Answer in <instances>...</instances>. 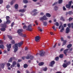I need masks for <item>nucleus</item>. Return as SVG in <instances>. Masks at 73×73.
Instances as JSON below:
<instances>
[{
	"label": "nucleus",
	"instance_id": "obj_2",
	"mask_svg": "<svg viewBox=\"0 0 73 73\" xmlns=\"http://www.w3.org/2000/svg\"><path fill=\"white\" fill-rule=\"evenodd\" d=\"M34 56L30 55L29 54L27 55V56L26 57V58L27 60H28V59H30L31 60H33L34 59Z\"/></svg>",
	"mask_w": 73,
	"mask_h": 73
},
{
	"label": "nucleus",
	"instance_id": "obj_20",
	"mask_svg": "<svg viewBox=\"0 0 73 73\" xmlns=\"http://www.w3.org/2000/svg\"><path fill=\"white\" fill-rule=\"evenodd\" d=\"M72 44H69L67 45V48H70L71 47H72Z\"/></svg>",
	"mask_w": 73,
	"mask_h": 73
},
{
	"label": "nucleus",
	"instance_id": "obj_49",
	"mask_svg": "<svg viewBox=\"0 0 73 73\" xmlns=\"http://www.w3.org/2000/svg\"><path fill=\"white\" fill-rule=\"evenodd\" d=\"M27 26L25 25L23 26V29H25V28H27Z\"/></svg>",
	"mask_w": 73,
	"mask_h": 73
},
{
	"label": "nucleus",
	"instance_id": "obj_64",
	"mask_svg": "<svg viewBox=\"0 0 73 73\" xmlns=\"http://www.w3.org/2000/svg\"><path fill=\"white\" fill-rule=\"evenodd\" d=\"M71 25H72V29H73V23H71Z\"/></svg>",
	"mask_w": 73,
	"mask_h": 73
},
{
	"label": "nucleus",
	"instance_id": "obj_10",
	"mask_svg": "<svg viewBox=\"0 0 73 73\" xmlns=\"http://www.w3.org/2000/svg\"><path fill=\"white\" fill-rule=\"evenodd\" d=\"M0 26L1 27H3V28H7V24H6V23L1 24L0 25Z\"/></svg>",
	"mask_w": 73,
	"mask_h": 73
},
{
	"label": "nucleus",
	"instance_id": "obj_45",
	"mask_svg": "<svg viewBox=\"0 0 73 73\" xmlns=\"http://www.w3.org/2000/svg\"><path fill=\"white\" fill-rule=\"evenodd\" d=\"M68 26L69 28H70L71 27V25L70 23H68Z\"/></svg>",
	"mask_w": 73,
	"mask_h": 73
},
{
	"label": "nucleus",
	"instance_id": "obj_9",
	"mask_svg": "<svg viewBox=\"0 0 73 73\" xmlns=\"http://www.w3.org/2000/svg\"><path fill=\"white\" fill-rule=\"evenodd\" d=\"M54 64H55V62L54 60L50 62L49 64V66L51 67H53V65H54Z\"/></svg>",
	"mask_w": 73,
	"mask_h": 73
},
{
	"label": "nucleus",
	"instance_id": "obj_54",
	"mask_svg": "<svg viewBox=\"0 0 73 73\" xmlns=\"http://www.w3.org/2000/svg\"><path fill=\"white\" fill-rule=\"evenodd\" d=\"M10 8V5H8L6 6V8Z\"/></svg>",
	"mask_w": 73,
	"mask_h": 73
},
{
	"label": "nucleus",
	"instance_id": "obj_4",
	"mask_svg": "<svg viewBox=\"0 0 73 73\" xmlns=\"http://www.w3.org/2000/svg\"><path fill=\"white\" fill-rule=\"evenodd\" d=\"M72 1H69L68 2V4L66 5V8L70 9V7H71V5H72Z\"/></svg>",
	"mask_w": 73,
	"mask_h": 73
},
{
	"label": "nucleus",
	"instance_id": "obj_18",
	"mask_svg": "<svg viewBox=\"0 0 73 73\" xmlns=\"http://www.w3.org/2000/svg\"><path fill=\"white\" fill-rule=\"evenodd\" d=\"M12 65L13 67H15V66L16 65V62L15 61H13V63Z\"/></svg>",
	"mask_w": 73,
	"mask_h": 73
},
{
	"label": "nucleus",
	"instance_id": "obj_37",
	"mask_svg": "<svg viewBox=\"0 0 73 73\" xmlns=\"http://www.w3.org/2000/svg\"><path fill=\"white\" fill-rule=\"evenodd\" d=\"M43 25L44 26H46L47 25V23L45 22H43Z\"/></svg>",
	"mask_w": 73,
	"mask_h": 73
},
{
	"label": "nucleus",
	"instance_id": "obj_6",
	"mask_svg": "<svg viewBox=\"0 0 73 73\" xmlns=\"http://www.w3.org/2000/svg\"><path fill=\"white\" fill-rule=\"evenodd\" d=\"M40 20H42V21H43V20H48V18H46V17L45 15H44L43 17H42L39 19Z\"/></svg>",
	"mask_w": 73,
	"mask_h": 73
},
{
	"label": "nucleus",
	"instance_id": "obj_34",
	"mask_svg": "<svg viewBox=\"0 0 73 73\" xmlns=\"http://www.w3.org/2000/svg\"><path fill=\"white\" fill-rule=\"evenodd\" d=\"M23 2L25 4H26L27 3H28V1L27 0H23Z\"/></svg>",
	"mask_w": 73,
	"mask_h": 73
},
{
	"label": "nucleus",
	"instance_id": "obj_44",
	"mask_svg": "<svg viewBox=\"0 0 73 73\" xmlns=\"http://www.w3.org/2000/svg\"><path fill=\"white\" fill-rule=\"evenodd\" d=\"M52 28L54 30V31H56V29H55V27L54 26H53L52 27Z\"/></svg>",
	"mask_w": 73,
	"mask_h": 73
},
{
	"label": "nucleus",
	"instance_id": "obj_8",
	"mask_svg": "<svg viewBox=\"0 0 73 73\" xmlns=\"http://www.w3.org/2000/svg\"><path fill=\"white\" fill-rule=\"evenodd\" d=\"M28 28L27 29V31H32V28H30L32 27V25H31V24L29 25L28 26Z\"/></svg>",
	"mask_w": 73,
	"mask_h": 73
},
{
	"label": "nucleus",
	"instance_id": "obj_51",
	"mask_svg": "<svg viewBox=\"0 0 73 73\" xmlns=\"http://www.w3.org/2000/svg\"><path fill=\"white\" fill-rule=\"evenodd\" d=\"M37 13H34V14H33V16H36V15H37Z\"/></svg>",
	"mask_w": 73,
	"mask_h": 73
},
{
	"label": "nucleus",
	"instance_id": "obj_26",
	"mask_svg": "<svg viewBox=\"0 0 73 73\" xmlns=\"http://www.w3.org/2000/svg\"><path fill=\"white\" fill-rule=\"evenodd\" d=\"M44 64V63L43 62H41L40 63H39L38 64V65L39 66H42Z\"/></svg>",
	"mask_w": 73,
	"mask_h": 73
},
{
	"label": "nucleus",
	"instance_id": "obj_40",
	"mask_svg": "<svg viewBox=\"0 0 73 73\" xmlns=\"http://www.w3.org/2000/svg\"><path fill=\"white\" fill-rule=\"evenodd\" d=\"M7 67H9V66H10L11 65V64L9 63H8L7 64Z\"/></svg>",
	"mask_w": 73,
	"mask_h": 73
},
{
	"label": "nucleus",
	"instance_id": "obj_5",
	"mask_svg": "<svg viewBox=\"0 0 73 73\" xmlns=\"http://www.w3.org/2000/svg\"><path fill=\"white\" fill-rule=\"evenodd\" d=\"M60 23L61 25L59 27V29H61V28L62 29L60 30V32H63V31H64V27L63 25H62V23L61 22H60Z\"/></svg>",
	"mask_w": 73,
	"mask_h": 73
},
{
	"label": "nucleus",
	"instance_id": "obj_31",
	"mask_svg": "<svg viewBox=\"0 0 73 73\" xmlns=\"http://www.w3.org/2000/svg\"><path fill=\"white\" fill-rule=\"evenodd\" d=\"M0 48L4 49V46L3 44H1L0 45Z\"/></svg>",
	"mask_w": 73,
	"mask_h": 73
},
{
	"label": "nucleus",
	"instance_id": "obj_39",
	"mask_svg": "<svg viewBox=\"0 0 73 73\" xmlns=\"http://www.w3.org/2000/svg\"><path fill=\"white\" fill-rule=\"evenodd\" d=\"M66 64L67 65H70V62H67L66 63Z\"/></svg>",
	"mask_w": 73,
	"mask_h": 73
},
{
	"label": "nucleus",
	"instance_id": "obj_23",
	"mask_svg": "<svg viewBox=\"0 0 73 73\" xmlns=\"http://www.w3.org/2000/svg\"><path fill=\"white\" fill-rule=\"evenodd\" d=\"M46 15L47 17H50V16H51L50 14L49 13H46Z\"/></svg>",
	"mask_w": 73,
	"mask_h": 73
},
{
	"label": "nucleus",
	"instance_id": "obj_17",
	"mask_svg": "<svg viewBox=\"0 0 73 73\" xmlns=\"http://www.w3.org/2000/svg\"><path fill=\"white\" fill-rule=\"evenodd\" d=\"M11 23V21L9 20H6V24H10Z\"/></svg>",
	"mask_w": 73,
	"mask_h": 73
},
{
	"label": "nucleus",
	"instance_id": "obj_61",
	"mask_svg": "<svg viewBox=\"0 0 73 73\" xmlns=\"http://www.w3.org/2000/svg\"><path fill=\"white\" fill-rule=\"evenodd\" d=\"M21 61H22V60L21 59H19L18 60V62H21Z\"/></svg>",
	"mask_w": 73,
	"mask_h": 73
},
{
	"label": "nucleus",
	"instance_id": "obj_11",
	"mask_svg": "<svg viewBox=\"0 0 73 73\" xmlns=\"http://www.w3.org/2000/svg\"><path fill=\"white\" fill-rule=\"evenodd\" d=\"M40 36H37L35 37V41L36 42H37V41H39L40 40Z\"/></svg>",
	"mask_w": 73,
	"mask_h": 73
},
{
	"label": "nucleus",
	"instance_id": "obj_55",
	"mask_svg": "<svg viewBox=\"0 0 73 73\" xmlns=\"http://www.w3.org/2000/svg\"><path fill=\"white\" fill-rule=\"evenodd\" d=\"M0 44H3V40H0Z\"/></svg>",
	"mask_w": 73,
	"mask_h": 73
},
{
	"label": "nucleus",
	"instance_id": "obj_21",
	"mask_svg": "<svg viewBox=\"0 0 73 73\" xmlns=\"http://www.w3.org/2000/svg\"><path fill=\"white\" fill-rule=\"evenodd\" d=\"M19 7V5H18V4H16L15 5V8L16 9H18V7Z\"/></svg>",
	"mask_w": 73,
	"mask_h": 73
},
{
	"label": "nucleus",
	"instance_id": "obj_25",
	"mask_svg": "<svg viewBox=\"0 0 73 73\" xmlns=\"http://www.w3.org/2000/svg\"><path fill=\"white\" fill-rule=\"evenodd\" d=\"M7 48H11V44H10L9 45L7 44Z\"/></svg>",
	"mask_w": 73,
	"mask_h": 73
},
{
	"label": "nucleus",
	"instance_id": "obj_12",
	"mask_svg": "<svg viewBox=\"0 0 73 73\" xmlns=\"http://www.w3.org/2000/svg\"><path fill=\"white\" fill-rule=\"evenodd\" d=\"M70 32V29L68 27H67L66 29V33H68Z\"/></svg>",
	"mask_w": 73,
	"mask_h": 73
},
{
	"label": "nucleus",
	"instance_id": "obj_28",
	"mask_svg": "<svg viewBox=\"0 0 73 73\" xmlns=\"http://www.w3.org/2000/svg\"><path fill=\"white\" fill-rule=\"evenodd\" d=\"M28 66V64H25L23 66L24 68H27Z\"/></svg>",
	"mask_w": 73,
	"mask_h": 73
},
{
	"label": "nucleus",
	"instance_id": "obj_46",
	"mask_svg": "<svg viewBox=\"0 0 73 73\" xmlns=\"http://www.w3.org/2000/svg\"><path fill=\"white\" fill-rule=\"evenodd\" d=\"M17 66L18 68H20V64L19 63L17 64Z\"/></svg>",
	"mask_w": 73,
	"mask_h": 73
},
{
	"label": "nucleus",
	"instance_id": "obj_16",
	"mask_svg": "<svg viewBox=\"0 0 73 73\" xmlns=\"http://www.w3.org/2000/svg\"><path fill=\"white\" fill-rule=\"evenodd\" d=\"M20 36H21V37H27L26 34H21L20 35Z\"/></svg>",
	"mask_w": 73,
	"mask_h": 73
},
{
	"label": "nucleus",
	"instance_id": "obj_56",
	"mask_svg": "<svg viewBox=\"0 0 73 73\" xmlns=\"http://www.w3.org/2000/svg\"><path fill=\"white\" fill-rule=\"evenodd\" d=\"M57 3V2H55L53 5H52V6H54V5H55Z\"/></svg>",
	"mask_w": 73,
	"mask_h": 73
},
{
	"label": "nucleus",
	"instance_id": "obj_1",
	"mask_svg": "<svg viewBox=\"0 0 73 73\" xmlns=\"http://www.w3.org/2000/svg\"><path fill=\"white\" fill-rule=\"evenodd\" d=\"M23 44V42H20L18 43H16L13 45V48L14 50V52L16 53L17 50H18V46L20 48L22 46V45Z\"/></svg>",
	"mask_w": 73,
	"mask_h": 73
},
{
	"label": "nucleus",
	"instance_id": "obj_19",
	"mask_svg": "<svg viewBox=\"0 0 73 73\" xmlns=\"http://www.w3.org/2000/svg\"><path fill=\"white\" fill-rule=\"evenodd\" d=\"M62 66L63 68H66L67 67V65L65 63H64L62 65Z\"/></svg>",
	"mask_w": 73,
	"mask_h": 73
},
{
	"label": "nucleus",
	"instance_id": "obj_22",
	"mask_svg": "<svg viewBox=\"0 0 73 73\" xmlns=\"http://www.w3.org/2000/svg\"><path fill=\"white\" fill-rule=\"evenodd\" d=\"M0 30L2 32H4L5 31V28H1Z\"/></svg>",
	"mask_w": 73,
	"mask_h": 73
},
{
	"label": "nucleus",
	"instance_id": "obj_50",
	"mask_svg": "<svg viewBox=\"0 0 73 73\" xmlns=\"http://www.w3.org/2000/svg\"><path fill=\"white\" fill-rule=\"evenodd\" d=\"M37 10L35 9L32 12H37Z\"/></svg>",
	"mask_w": 73,
	"mask_h": 73
},
{
	"label": "nucleus",
	"instance_id": "obj_57",
	"mask_svg": "<svg viewBox=\"0 0 73 73\" xmlns=\"http://www.w3.org/2000/svg\"><path fill=\"white\" fill-rule=\"evenodd\" d=\"M60 39H61L62 41H64V38H63V37H61Z\"/></svg>",
	"mask_w": 73,
	"mask_h": 73
},
{
	"label": "nucleus",
	"instance_id": "obj_58",
	"mask_svg": "<svg viewBox=\"0 0 73 73\" xmlns=\"http://www.w3.org/2000/svg\"><path fill=\"white\" fill-rule=\"evenodd\" d=\"M35 23L36 24V25H38V24L37 22V21H35Z\"/></svg>",
	"mask_w": 73,
	"mask_h": 73
},
{
	"label": "nucleus",
	"instance_id": "obj_62",
	"mask_svg": "<svg viewBox=\"0 0 73 73\" xmlns=\"http://www.w3.org/2000/svg\"><path fill=\"white\" fill-rule=\"evenodd\" d=\"M40 15H44V13L41 12L40 13Z\"/></svg>",
	"mask_w": 73,
	"mask_h": 73
},
{
	"label": "nucleus",
	"instance_id": "obj_33",
	"mask_svg": "<svg viewBox=\"0 0 73 73\" xmlns=\"http://www.w3.org/2000/svg\"><path fill=\"white\" fill-rule=\"evenodd\" d=\"M7 36L10 40H12V37L11 36L8 35H7Z\"/></svg>",
	"mask_w": 73,
	"mask_h": 73
},
{
	"label": "nucleus",
	"instance_id": "obj_60",
	"mask_svg": "<svg viewBox=\"0 0 73 73\" xmlns=\"http://www.w3.org/2000/svg\"><path fill=\"white\" fill-rule=\"evenodd\" d=\"M3 40H5V35L3 36Z\"/></svg>",
	"mask_w": 73,
	"mask_h": 73
},
{
	"label": "nucleus",
	"instance_id": "obj_36",
	"mask_svg": "<svg viewBox=\"0 0 73 73\" xmlns=\"http://www.w3.org/2000/svg\"><path fill=\"white\" fill-rule=\"evenodd\" d=\"M55 60L57 61H58V60H59V58L57 56L55 58Z\"/></svg>",
	"mask_w": 73,
	"mask_h": 73
},
{
	"label": "nucleus",
	"instance_id": "obj_24",
	"mask_svg": "<svg viewBox=\"0 0 73 73\" xmlns=\"http://www.w3.org/2000/svg\"><path fill=\"white\" fill-rule=\"evenodd\" d=\"M19 12H21L22 13H23L25 12V10L24 9H20L19 11Z\"/></svg>",
	"mask_w": 73,
	"mask_h": 73
},
{
	"label": "nucleus",
	"instance_id": "obj_53",
	"mask_svg": "<svg viewBox=\"0 0 73 73\" xmlns=\"http://www.w3.org/2000/svg\"><path fill=\"white\" fill-rule=\"evenodd\" d=\"M63 11H66V8H65V6H64L63 7Z\"/></svg>",
	"mask_w": 73,
	"mask_h": 73
},
{
	"label": "nucleus",
	"instance_id": "obj_13",
	"mask_svg": "<svg viewBox=\"0 0 73 73\" xmlns=\"http://www.w3.org/2000/svg\"><path fill=\"white\" fill-rule=\"evenodd\" d=\"M12 58L13 59H15L16 60V58H15V57H13L12 58L11 57L10 58V59L8 60V62H12Z\"/></svg>",
	"mask_w": 73,
	"mask_h": 73
},
{
	"label": "nucleus",
	"instance_id": "obj_15",
	"mask_svg": "<svg viewBox=\"0 0 73 73\" xmlns=\"http://www.w3.org/2000/svg\"><path fill=\"white\" fill-rule=\"evenodd\" d=\"M1 68H2V69H4V66H5V64L3 63L0 64Z\"/></svg>",
	"mask_w": 73,
	"mask_h": 73
},
{
	"label": "nucleus",
	"instance_id": "obj_7",
	"mask_svg": "<svg viewBox=\"0 0 73 73\" xmlns=\"http://www.w3.org/2000/svg\"><path fill=\"white\" fill-rule=\"evenodd\" d=\"M17 32L19 36H20V35L23 34L21 32H23V30L22 29H19L17 30Z\"/></svg>",
	"mask_w": 73,
	"mask_h": 73
},
{
	"label": "nucleus",
	"instance_id": "obj_63",
	"mask_svg": "<svg viewBox=\"0 0 73 73\" xmlns=\"http://www.w3.org/2000/svg\"><path fill=\"white\" fill-rule=\"evenodd\" d=\"M64 49L63 48H61L60 50V52H62V51H63V50H64Z\"/></svg>",
	"mask_w": 73,
	"mask_h": 73
},
{
	"label": "nucleus",
	"instance_id": "obj_38",
	"mask_svg": "<svg viewBox=\"0 0 73 73\" xmlns=\"http://www.w3.org/2000/svg\"><path fill=\"white\" fill-rule=\"evenodd\" d=\"M62 3V0H59L58 3L59 4H61Z\"/></svg>",
	"mask_w": 73,
	"mask_h": 73
},
{
	"label": "nucleus",
	"instance_id": "obj_43",
	"mask_svg": "<svg viewBox=\"0 0 73 73\" xmlns=\"http://www.w3.org/2000/svg\"><path fill=\"white\" fill-rule=\"evenodd\" d=\"M47 69H48V68L47 67H46L43 69L44 71H46L47 70Z\"/></svg>",
	"mask_w": 73,
	"mask_h": 73
},
{
	"label": "nucleus",
	"instance_id": "obj_48",
	"mask_svg": "<svg viewBox=\"0 0 73 73\" xmlns=\"http://www.w3.org/2000/svg\"><path fill=\"white\" fill-rule=\"evenodd\" d=\"M14 22H13L11 23V27L12 28L13 27V25H14Z\"/></svg>",
	"mask_w": 73,
	"mask_h": 73
},
{
	"label": "nucleus",
	"instance_id": "obj_47",
	"mask_svg": "<svg viewBox=\"0 0 73 73\" xmlns=\"http://www.w3.org/2000/svg\"><path fill=\"white\" fill-rule=\"evenodd\" d=\"M3 0H0V4H3Z\"/></svg>",
	"mask_w": 73,
	"mask_h": 73
},
{
	"label": "nucleus",
	"instance_id": "obj_42",
	"mask_svg": "<svg viewBox=\"0 0 73 73\" xmlns=\"http://www.w3.org/2000/svg\"><path fill=\"white\" fill-rule=\"evenodd\" d=\"M11 43L13 44H14L15 43V40H12L11 42Z\"/></svg>",
	"mask_w": 73,
	"mask_h": 73
},
{
	"label": "nucleus",
	"instance_id": "obj_30",
	"mask_svg": "<svg viewBox=\"0 0 73 73\" xmlns=\"http://www.w3.org/2000/svg\"><path fill=\"white\" fill-rule=\"evenodd\" d=\"M59 57L60 58H62L64 57V54H60L59 56Z\"/></svg>",
	"mask_w": 73,
	"mask_h": 73
},
{
	"label": "nucleus",
	"instance_id": "obj_59",
	"mask_svg": "<svg viewBox=\"0 0 73 73\" xmlns=\"http://www.w3.org/2000/svg\"><path fill=\"white\" fill-rule=\"evenodd\" d=\"M13 3H14L11 1L10 3L11 5H13Z\"/></svg>",
	"mask_w": 73,
	"mask_h": 73
},
{
	"label": "nucleus",
	"instance_id": "obj_14",
	"mask_svg": "<svg viewBox=\"0 0 73 73\" xmlns=\"http://www.w3.org/2000/svg\"><path fill=\"white\" fill-rule=\"evenodd\" d=\"M68 49H66L64 50V53L65 55V56H67V52H68Z\"/></svg>",
	"mask_w": 73,
	"mask_h": 73
},
{
	"label": "nucleus",
	"instance_id": "obj_27",
	"mask_svg": "<svg viewBox=\"0 0 73 73\" xmlns=\"http://www.w3.org/2000/svg\"><path fill=\"white\" fill-rule=\"evenodd\" d=\"M68 13L70 15H73V12L72 11H69L68 12Z\"/></svg>",
	"mask_w": 73,
	"mask_h": 73
},
{
	"label": "nucleus",
	"instance_id": "obj_3",
	"mask_svg": "<svg viewBox=\"0 0 73 73\" xmlns=\"http://www.w3.org/2000/svg\"><path fill=\"white\" fill-rule=\"evenodd\" d=\"M39 53H37L36 54V55H38V54H39V55H40V56L41 57V56H44V55L45 54V52H43L42 51H39Z\"/></svg>",
	"mask_w": 73,
	"mask_h": 73
},
{
	"label": "nucleus",
	"instance_id": "obj_32",
	"mask_svg": "<svg viewBox=\"0 0 73 73\" xmlns=\"http://www.w3.org/2000/svg\"><path fill=\"white\" fill-rule=\"evenodd\" d=\"M66 40H64L63 41L62 46H63L64 45H65V44H66Z\"/></svg>",
	"mask_w": 73,
	"mask_h": 73
},
{
	"label": "nucleus",
	"instance_id": "obj_29",
	"mask_svg": "<svg viewBox=\"0 0 73 73\" xmlns=\"http://www.w3.org/2000/svg\"><path fill=\"white\" fill-rule=\"evenodd\" d=\"M58 7L56 6H55V7H54V10L55 11H57V10L58 9Z\"/></svg>",
	"mask_w": 73,
	"mask_h": 73
},
{
	"label": "nucleus",
	"instance_id": "obj_52",
	"mask_svg": "<svg viewBox=\"0 0 73 73\" xmlns=\"http://www.w3.org/2000/svg\"><path fill=\"white\" fill-rule=\"evenodd\" d=\"M73 20V18L70 17L69 19V21H72V20Z\"/></svg>",
	"mask_w": 73,
	"mask_h": 73
},
{
	"label": "nucleus",
	"instance_id": "obj_41",
	"mask_svg": "<svg viewBox=\"0 0 73 73\" xmlns=\"http://www.w3.org/2000/svg\"><path fill=\"white\" fill-rule=\"evenodd\" d=\"M55 24L57 27H58V26H59V23L57 22H56Z\"/></svg>",
	"mask_w": 73,
	"mask_h": 73
},
{
	"label": "nucleus",
	"instance_id": "obj_35",
	"mask_svg": "<svg viewBox=\"0 0 73 73\" xmlns=\"http://www.w3.org/2000/svg\"><path fill=\"white\" fill-rule=\"evenodd\" d=\"M10 18V17L9 16H7L6 17V20H9V19Z\"/></svg>",
	"mask_w": 73,
	"mask_h": 73
}]
</instances>
